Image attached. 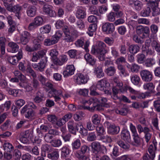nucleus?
I'll use <instances>...</instances> for the list:
<instances>
[{
  "mask_svg": "<svg viewBox=\"0 0 160 160\" xmlns=\"http://www.w3.org/2000/svg\"><path fill=\"white\" fill-rule=\"evenodd\" d=\"M97 98H91L88 100L83 101L84 105L81 107L80 109L88 110L91 112H93L95 110L97 111H102L104 107L102 104L97 102Z\"/></svg>",
  "mask_w": 160,
  "mask_h": 160,
  "instance_id": "1",
  "label": "nucleus"
},
{
  "mask_svg": "<svg viewBox=\"0 0 160 160\" xmlns=\"http://www.w3.org/2000/svg\"><path fill=\"white\" fill-rule=\"evenodd\" d=\"M91 52L92 53L97 55L100 60L103 61L105 58V54L107 52L106 45L103 42L100 41L97 46L92 48Z\"/></svg>",
  "mask_w": 160,
  "mask_h": 160,
  "instance_id": "2",
  "label": "nucleus"
},
{
  "mask_svg": "<svg viewBox=\"0 0 160 160\" xmlns=\"http://www.w3.org/2000/svg\"><path fill=\"white\" fill-rule=\"evenodd\" d=\"M137 32L138 35H140L142 38H148L145 42V45L150 46L152 40L150 37V29L148 27L139 26L137 27Z\"/></svg>",
  "mask_w": 160,
  "mask_h": 160,
  "instance_id": "3",
  "label": "nucleus"
},
{
  "mask_svg": "<svg viewBox=\"0 0 160 160\" xmlns=\"http://www.w3.org/2000/svg\"><path fill=\"white\" fill-rule=\"evenodd\" d=\"M149 46L145 45L142 48V53H139L137 56L138 62L139 63H142L144 62L145 59V55H152L154 51L149 48Z\"/></svg>",
  "mask_w": 160,
  "mask_h": 160,
  "instance_id": "4",
  "label": "nucleus"
},
{
  "mask_svg": "<svg viewBox=\"0 0 160 160\" xmlns=\"http://www.w3.org/2000/svg\"><path fill=\"white\" fill-rule=\"evenodd\" d=\"M62 31L58 30L55 34L52 37L51 39L47 38L45 39L44 42V45L50 46L56 43L62 36Z\"/></svg>",
  "mask_w": 160,
  "mask_h": 160,
  "instance_id": "5",
  "label": "nucleus"
},
{
  "mask_svg": "<svg viewBox=\"0 0 160 160\" xmlns=\"http://www.w3.org/2000/svg\"><path fill=\"white\" fill-rule=\"evenodd\" d=\"M68 60L67 56L65 55H62L59 58H56L54 60V64H51L50 66L51 68L57 70L58 66H61L67 62Z\"/></svg>",
  "mask_w": 160,
  "mask_h": 160,
  "instance_id": "6",
  "label": "nucleus"
},
{
  "mask_svg": "<svg viewBox=\"0 0 160 160\" xmlns=\"http://www.w3.org/2000/svg\"><path fill=\"white\" fill-rule=\"evenodd\" d=\"M105 124L106 125L108 133L110 135H115L118 134L120 130V127L114 124H112L108 122H106Z\"/></svg>",
  "mask_w": 160,
  "mask_h": 160,
  "instance_id": "7",
  "label": "nucleus"
},
{
  "mask_svg": "<svg viewBox=\"0 0 160 160\" xmlns=\"http://www.w3.org/2000/svg\"><path fill=\"white\" fill-rule=\"evenodd\" d=\"M21 113L28 119L32 118L34 114L33 110L32 108L29 107L28 105H25L22 108Z\"/></svg>",
  "mask_w": 160,
  "mask_h": 160,
  "instance_id": "8",
  "label": "nucleus"
},
{
  "mask_svg": "<svg viewBox=\"0 0 160 160\" xmlns=\"http://www.w3.org/2000/svg\"><path fill=\"white\" fill-rule=\"evenodd\" d=\"M159 0H152L147 2H150V6H151V10H152V15L153 16H157L160 14V9L158 7Z\"/></svg>",
  "mask_w": 160,
  "mask_h": 160,
  "instance_id": "9",
  "label": "nucleus"
},
{
  "mask_svg": "<svg viewBox=\"0 0 160 160\" xmlns=\"http://www.w3.org/2000/svg\"><path fill=\"white\" fill-rule=\"evenodd\" d=\"M86 8L82 6L77 7L75 15L78 19H84L86 18L87 15Z\"/></svg>",
  "mask_w": 160,
  "mask_h": 160,
  "instance_id": "10",
  "label": "nucleus"
},
{
  "mask_svg": "<svg viewBox=\"0 0 160 160\" xmlns=\"http://www.w3.org/2000/svg\"><path fill=\"white\" fill-rule=\"evenodd\" d=\"M91 147L92 152L95 154H98L101 152L104 154V150L105 152H106V148H105L104 149H103L101 144L98 142H92L91 144Z\"/></svg>",
  "mask_w": 160,
  "mask_h": 160,
  "instance_id": "11",
  "label": "nucleus"
},
{
  "mask_svg": "<svg viewBox=\"0 0 160 160\" xmlns=\"http://www.w3.org/2000/svg\"><path fill=\"white\" fill-rule=\"evenodd\" d=\"M90 151V148L89 146L84 145L81 147L80 150L76 152V156L79 159H83L86 157L85 155V153L88 152Z\"/></svg>",
  "mask_w": 160,
  "mask_h": 160,
  "instance_id": "12",
  "label": "nucleus"
},
{
  "mask_svg": "<svg viewBox=\"0 0 160 160\" xmlns=\"http://www.w3.org/2000/svg\"><path fill=\"white\" fill-rule=\"evenodd\" d=\"M21 87L22 88L21 91L29 92L32 90V87L27 83L25 77L22 74H21Z\"/></svg>",
  "mask_w": 160,
  "mask_h": 160,
  "instance_id": "13",
  "label": "nucleus"
},
{
  "mask_svg": "<svg viewBox=\"0 0 160 160\" xmlns=\"http://www.w3.org/2000/svg\"><path fill=\"white\" fill-rule=\"evenodd\" d=\"M53 9V7L49 4L44 5L42 8L43 12L46 15L51 17H54L56 15V13Z\"/></svg>",
  "mask_w": 160,
  "mask_h": 160,
  "instance_id": "14",
  "label": "nucleus"
},
{
  "mask_svg": "<svg viewBox=\"0 0 160 160\" xmlns=\"http://www.w3.org/2000/svg\"><path fill=\"white\" fill-rule=\"evenodd\" d=\"M115 27L112 23L106 22L103 24L102 27V29L103 32L106 34H111L114 31Z\"/></svg>",
  "mask_w": 160,
  "mask_h": 160,
  "instance_id": "15",
  "label": "nucleus"
},
{
  "mask_svg": "<svg viewBox=\"0 0 160 160\" xmlns=\"http://www.w3.org/2000/svg\"><path fill=\"white\" fill-rule=\"evenodd\" d=\"M48 61L47 58L45 56L42 58L40 62L38 64L36 63L32 64V67L35 70H41L45 67L46 64Z\"/></svg>",
  "mask_w": 160,
  "mask_h": 160,
  "instance_id": "16",
  "label": "nucleus"
},
{
  "mask_svg": "<svg viewBox=\"0 0 160 160\" xmlns=\"http://www.w3.org/2000/svg\"><path fill=\"white\" fill-rule=\"evenodd\" d=\"M88 78L89 79V77L87 75L85 76L81 73H78L74 76V81L80 85L87 83Z\"/></svg>",
  "mask_w": 160,
  "mask_h": 160,
  "instance_id": "17",
  "label": "nucleus"
},
{
  "mask_svg": "<svg viewBox=\"0 0 160 160\" xmlns=\"http://www.w3.org/2000/svg\"><path fill=\"white\" fill-rule=\"evenodd\" d=\"M43 33H40L37 35V38L33 40V44H35L36 49H40L41 48V42L44 40V36Z\"/></svg>",
  "mask_w": 160,
  "mask_h": 160,
  "instance_id": "18",
  "label": "nucleus"
},
{
  "mask_svg": "<svg viewBox=\"0 0 160 160\" xmlns=\"http://www.w3.org/2000/svg\"><path fill=\"white\" fill-rule=\"evenodd\" d=\"M140 74L142 80L145 82H150L152 79V75L149 71H141Z\"/></svg>",
  "mask_w": 160,
  "mask_h": 160,
  "instance_id": "19",
  "label": "nucleus"
},
{
  "mask_svg": "<svg viewBox=\"0 0 160 160\" xmlns=\"http://www.w3.org/2000/svg\"><path fill=\"white\" fill-rule=\"evenodd\" d=\"M158 143L156 139H154L152 141V144H151L148 147V151L149 154L152 156V157H155V153L157 149V145Z\"/></svg>",
  "mask_w": 160,
  "mask_h": 160,
  "instance_id": "20",
  "label": "nucleus"
},
{
  "mask_svg": "<svg viewBox=\"0 0 160 160\" xmlns=\"http://www.w3.org/2000/svg\"><path fill=\"white\" fill-rule=\"evenodd\" d=\"M109 84L105 79H103L99 81L97 83L96 87L97 89L100 91L104 90L105 88L109 86Z\"/></svg>",
  "mask_w": 160,
  "mask_h": 160,
  "instance_id": "21",
  "label": "nucleus"
},
{
  "mask_svg": "<svg viewBox=\"0 0 160 160\" xmlns=\"http://www.w3.org/2000/svg\"><path fill=\"white\" fill-rule=\"evenodd\" d=\"M30 38V34L27 31H24L21 35V43L23 45H26Z\"/></svg>",
  "mask_w": 160,
  "mask_h": 160,
  "instance_id": "22",
  "label": "nucleus"
},
{
  "mask_svg": "<svg viewBox=\"0 0 160 160\" xmlns=\"http://www.w3.org/2000/svg\"><path fill=\"white\" fill-rule=\"evenodd\" d=\"M84 57L87 63L92 66H94L96 61V59L94 57L90 55L89 53H87L85 54Z\"/></svg>",
  "mask_w": 160,
  "mask_h": 160,
  "instance_id": "23",
  "label": "nucleus"
},
{
  "mask_svg": "<svg viewBox=\"0 0 160 160\" xmlns=\"http://www.w3.org/2000/svg\"><path fill=\"white\" fill-rule=\"evenodd\" d=\"M115 112L122 115H126L128 112V109L126 106L122 105L118 108L115 110Z\"/></svg>",
  "mask_w": 160,
  "mask_h": 160,
  "instance_id": "24",
  "label": "nucleus"
},
{
  "mask_svg": "<svg viewBox=\"0 0 160 160\" xmlns=\"http://www.w3.org/2000/svg\"><path fill=\"white\" fill-rule=\"evenodd\" d=\"M46 54V52L43 50H42L38 52L35 54H33L32 60V61H37V60L43 58V57Z\"/></svg>",
  "mask_w": 160,
  "mask_h": 160,
  "instance_id": "25",
  "label": "nucleus"
},
{
  "mask_svg": "<svg viewBox=\"0 0 160 160\" xmlns=\"http://www.w3.org/2000/svg\"><path fill=\"white\" fill-rule=\"evenodd\" d=\"M121 136L122 139L128 142L130 141L131 137L129 131L127 129L123 130L121 133Z\"/></svg>",
  "mask_w": 160,
  "mask_h": 160,
  "instance_id": "26",
  "label": "nucleus"
},
{
  "mask_svg": "<svg viewBox=\"0 0 160 160\" xmlns=\"http://www.w3.org/2000/svg\"><path fill=\"white\" fill-rule=\"evenodd\" d=\"M140 47L136 44H131L129 46L128 50L131 54L134 55L138 52L140 50Z\"/></svg>",
  "mask_w": 160,
  "mask_h": 160,
  "instance_id": "27",
  "label": "nucleus"
},
{
  "mask_svg": "<svg viewBox=\"0 0 160 160\" xmlns=\"http://www.w3.org/2000/svg\"><path fill=\"white\" fill-rule=\"evenodd\" d=\"M148 2V6L143 9L141 12V14L143 17H148L151 12V6H150V2Z\"/></svg>",
  "mask_w": 160,
  "mask_h": 160,
  "instance_id": "28",
  "label": "nucleus"
},
{
  "mask_svg": "<svg viewBox=\"0 0 160 160\" xmlns=\"http://www.w3.org/2000/svg\"><path fill=\"white\" fill-rule=\"evenodd\" d=\"M151 45L153 49L156 51L157 54L160 56V42L153 40L151 43Z\"/></svg>",
  "mask_w": 160,
  "mask_h": 160,
  "instance_id": "29",
  "label": "nucleus"
},
{
  "mask_svg": "<svg viewBox=\"0 0 160 160\" xmlns=\"http://www.w3.org/2000/svg\"><path fill=\"white\" fill-rule=\"evenodd\" d=\"M75 123L73 121H70L68 122L67 126L69 132L71 133L76 135V130L75 128Z\"/></svg>",
  "mask_w": 160,
  "mask_h": 160,
  "instance_id": "30",
  "label": "nucleus"
},
{
  "mask_svg": "<svg viewBox=\"0 0 160 160\" xmlns=\"http://www.w3.org/2000/svg\"><path fill=\"white\" fill-rule=\"evenodd\" d=\"M133 141V143L134 146H138L141 145L142 138H140L138 133L132 135Z\"/></svg>",
  "mask_w": 160,
  "mask_h": 160,
  "instance_id": "31",
  "label": "nucleus"
},
{
  "mask_svg": "<svg viewBox=\"0 0 160 160\" xmlns=\"http://www.w3.org/2000/svg\"><path fill=\"white\" fill-rule=\"evenodd\" d=\"M97 28V24L96 23H94L90 24L88 28V31L87 32V33L90 37L92 36L94 34V32H95Z\"/></svg>",
  "mask_w": 160,
  "mask_h": 160,
  "instance_id": "32",
  "label": "nucleus"
},
{
  "mask_svg": "<svg viewBox=\"0 0 160 160\" xmlns=\"http://www.w3.org/2000/svg\"><path fill=\"white\" fill-rule=\"evenodd\" d=\"M37 8L34 6L29 7L27 10V15L30 17H33L36 14Z\"/></svg>",
  "mask_w": 160,
  "mask_h": 160,
  "instance_id": "33",
  "label": "nucleus"
},
{
  "mask_svg": "<svg viewBox=\"0 0 160 160\" xmlns=\"http://www.w3.org/2000/svg\"><path fill=\"white\" fill-rule=\"evenodd\" d=\"M20 59V52H18L17 56L9 57L8 60L9 62L15 65Z\"/></svg>",
  "mask_w": 160,
  "mask_h": 160,
  "instance_id": "34",
  "label": "nucleus"
},
{
  "mask_svg": "<svg viewBox=\"0 0 160 160\" xmlns=\"http://www.w3.org/2000/svg\"><path fill=\"white\" fill-rule=\"evenodd\" d=\"M61 156L63 158H66L70 154V150L67 146L63 147L61 149Z\"/></svg>",
  "mask_w": 160,
  "mask_h": 160,
  "instance_id": "35",
  "label": "nucleus"
},
{
  "mask_svg": "<svg viewBox=\"0 0 160 160\" xmlns=\"http://www.w3.org/2000/svg\"><path fill=\"white\" fill-rule=\"evenodd\" d=\"M113 9L114 11V13L116 15L117 18L121 17L122 16L123 12L120 10V7L118 5L113 6Z\"/></svg>",
  "mask_w": 160,
  "mask_h": 160,
  "instance_id": "36",
  "label": "nucleus"
},
{
  "mask_svg": "<svg viewBox=\"0 0 160 160\" xmlns=\"http://www.w3.org/2000/svg\"><path fill=\"white\" fill-rule=\"evenodd\" d=\"M104 67L105 68L104 70H115V68L114 67L112 62L109 60H107L105 61Z\"/></svg>",
  "mask_w": 160,
  "mask_h": 160,
  "instance_id": "37",
  "label": "nucleus"
},
{
  "mask_svg": "<svg viewBox=\"0 0 160 160\" xmlns=\"http://www.w3.org/2000/svg\"><path fill=\"white\" fill-rule=\"evenodd\" d=\"M43 95L39 91H38L36 93V95L33 99V101L36 103H39L43 100Z\"/></svg>",
  "mask_w": 160,
  "mask_h": 160,
  "instance_id": "38",
  "label": "nucleus"
},
{
  "mask_svg": "<svg viewBox=\"0 0 160 160\" xmlns=\"http://www.w3.org/2000/svg\"><path fill=\"white\" fill-rule=\"evenodd\" d=\"M48 157L52 160H57L59 157V154L58 151H54L48 154Z\"/></svg>",
  "mask_w": 160,
  "mask_h": 160,
  "instance_id": "39",
  "label": "nucleus"
},
{
  "mask_svg": "<svg viewBox=\"0 0 160 160\" xmlns=\"http://www.w3.org/2000/svg\"><path fill=\"white\" fill-rule=\"evenodd\" d=\"M67 53L71 58L75 59L77 58V57L79 54L78 51L74 49L69 50L67 52Z\"/></svg>",
  "mask_w": 160,
  "mask_h": 160,
  "instance_id": "40",
  "label": "nucleus"
},
{
  "mask_svg": "<svg viewBox=\"0 0 160 160\" xmlns=\"http://www.w3.org/2000/svg\"><path fill=\"white\" fill-rule=\"evenodd\" d=\"M21 70H32L29 62L27 61H24V62H21Z\"/></svg>",
  "mask_w": 160,
  "mask_h": 160,
  "instance_id": "41",
  "label": "nucleus"
},
{
  "mask_svg": "<svg viewBox=\"0 0 160 160\" xmlns=\"http://www.w3.org/2000/svg\"><path fill=\"white\" fill-rule=\"evenodd\" d=\"M92 121L93 123L95 125H98L100 124L101 118L98 114H94L92 117Z\"/></svg>",
  "mask_w": 160,
  "mask_h": 160,
  "instance_id": "42",
  "label": "nucleus"
},
{
  "mask_svg": "<svg viewBox=\"0 0 160 160\" xmlns=\"http://www.w3.org/2000/svg\"><path fill=\"white\" fill-rule=\"evenodd\" d=\"M117 143L122 148L124 149H128L130 147V145L128 143L124 142L122 140H118Z\"/></svg>",
  "mask_w": 160,
  "mask_h": 160,
  "instance_id": "43",
  "label": "nucleus"
},
{
  "mask_svg": "<svg viewBox=\"0 0 160 160\" xmlns=\"http://www.w3.org/2000/svg\"><path fill=\"white\" fill-rule=\"evenodd\" d=\"M71 145L73 150L78 149L81 145L80 140L79 139H77L72 143Z\"/></svg>",
  "mask_w": 160,
  "mask_h": 160,
  "instance_id": "44",
  "label": "nucleus"
},
{
  "mask_svg": "<svg viewBox=\"0 0 160 160\" xmlns=\"http://www.w3.org/2000/svg\"><path fill=\"white\" fill-rule=\"evenodd\" d=\"M11 105V102L10 101H7L4 104H2L0 106V111L1 112H3L5 109L6 111L8 110L10 108Z\"/></svg>",
  "mask_w": 160,
  "mask_h": 160,
  "instance_id": "45",
  "label": "nucleus"
},
{
  "mask_svg": "<svg viewBox=\"0 0 160 160\" xmlns=\"http://www.w3.org/2000/svg\"><path fill=\"white\" fill-rule=\"evenodd\" d=\"M116 17H117L116 15L112 11H111L107 14V20L109 22H114L115 20Z\"/></svg>",
  "mask_w": 160,
  "mask_h": 160,
  "instance_id": "46",
  "label": "nucleus"
},
{
  "mask_svg": "<svg viewBox=\"0 0 160 160\" xmlns=\"http://www.w3.org/2000/svg\"><path fill=\"white\" fill-rule=\"evenodd\" d=\"M155 86L153 83L149 82L143 85V88L145 89L148 90L150 92H152Z\"/></svg>",
  "mask_w": 160,
  "mask_h": 160,
  "instance_id": "47",
  "label": "nucleus"
},
{
  "mask_svg": "<svg viewBox=\"0 0 160 160\" xmlns=\"http://www.w3.org/2000/svg\"><path fill=\"white\" fill-rule=\"evenodd\" d=\"M156 63L155 60L152 58H148L145 62V65L148 67H151Z\"/></svg>",
  "mask_w": 160,
  "mask_h": 160,
  "instance_id": "48",
  "label": "nucleus"
},
{
  "mask_svg": "<svg viewBox=\"0 0 160 160\" xmlns=\"http://www.w3.org/2000/svg\"><path fill=\"white\" fill-rule=\"evenodd\" d=\"M150 29L152 33L150 36V37L152 40V38H153L154 35L157 32L158 30V27L156 25L153 24L151 25Z\"/></svg>",
  "mask_w": 160,
  "mask_h": 160,
  "instance_id": "49",
  "label": "nucleus"
},
{
  "mask_svg": "<svg viewBox=\"0 0 160 160\" xmlns=\"http://www.w3.org/2000/svg\"><path fill=\"white\" fill-rule=\"evenodd\" d=\"M111 52L112 57L115 59L118 57L119 56V53L117 48L115 46H113L111 48Z\"/></svg>",
  "mask_w": 160,
  "mask_h": 160,
  "instance_id": "50",
  "label": "nucleus"
},
{
  "mask_svg": "<svg viewBox=\"0 0 160 160\" xmlns=\"http://www.w3.org/2000/svg\"><path fill=\"white\" fill-rule=\"evenodd\" d=\"M138 133L141 134L142 132H144L149 128L147 126L142 125L140 124H138L136 126Z\"/></svg>",
  "mask_w": 160,
  "mask_h": 160,
  "instance_id": "51",
  "label": "nucleus"
},
{
  "mask_svg": "<svg viewBox=\"0 0 160 160\" xmlns=\"http://www.w3.org/2000/svg\"><path fill=\"white\" fill-rule=\"evenodd\" d=\"M8 46L11 48L12 52L14 53L17 52L19 49V46L15 43L10 42L8 43Z\"/></svg>",
  "mask_w": 160,
  "mask_h": 160,
  "instance_id": "52",
  "label": "nucleus"
},
{
  "mask_svg": "<svg viewBox=\"0 0 160 160\" xmlns=\"http://www.w3.org/2000/svg\"><path fill=\"white\" fill-rule=\"evenodd\" d=\"M49 146L47 144H45L42 145L41 148L42 153L41 155L42 157L46 156V152H49Z\"/></svg>",
  "mask_w": 160,
  "mask_h": 160,
  "instance_id": "53",
  "label": "nucleus"
},
{
  "mask_svg": "<svg viewBox=\"0 0 160 160\" xmlns=\"http://www.w3.org/2000/svg\"><path fill=\"white\" fill-rule=\"evenodd\" d=\"M97 132L98 135H103L105 132V130L102 125L98 124L96 128Z\"/></svg>",
  "mask_w": 160,
  "mask_h": 160,
  "instance_id": "54",
  "label": "nucleus"
},
{
  "mask_svg": "<svg viewBox=\"0 0 160 160\" xmlns=\"http://www.w3.org/2000/svg\"><path fill=\"white\" fill-rule=\"evenodd\" d=\"M51 26L49 25H47L43 27H42L40 29V31L42 33H48L51 30Z\"/></svg>",
  "mask_w": 160,
  "mask_h": 160,
  "instance_id": "55",
  "label": "nucleus"
},
{
  "mask_svg": "<svg viewBox=\"0 0 160 160\" xmlns=\"http://www.w3.org/2000/svg\"><path fill=\"white\" fill-rule=\"evenodd\" d=\"M131 80L132 82L136 85H139L141 81L140 78L137 75L133 76L131 78Z\"/></svg>",
  "mask_w": 160,
  "mask_h": 160,
  "instance_id": "56",
  "label": "nucleus"
},
{
  "mask_svg": "<svg viewBox=\"0 0 160 160\" xmlns=\"http://www.w3.org/2000/svg\"><path fill=\"white\" fill-rule=\"evenodd\" d=\"M151 130L149 128L144 133V138L145 141L147 143H148L152 137V134L150 133Z\"/></svg>",
  "mask_w": 160,
  "mask_h": 160,
  "instance_id": "57",
  "label": "nucleus"
},
{
  "mask_svg": "<svg viewBox=\"0 0 160 160\" xmlns=\"http://www.w3.org/2000/svg\"><path fill=\"white\" fill-rule=\"evenodd\" d=\"M51 144L53 147L58 148L62 145V142L60 139H53Z\"/></svg>",
  "mask_w": 160,
  "mask_h": 160,
  "instance_id": "58",
  "label": "nucleus"
},
{
  "mask_svg": "<svg viewBox=\"0 0 160 160\" xmlns=\"http://www.w3.org/2000/svg\"><path fill=\"white\" fill-rule=\"evenodd\" d=\"M17 148L15 149L14 151L13 156L15 160H19L20 158V152L19 151V145L16 147Z\"/></svg>",
  "mask_w": 160,
  "mask_h": 160,
  "instance_id": "59",
  "label": "nucleus"
},
{
  "mask_svg": "<svg viewBox=\"0 0 160 160\" xmlns=\"http://www.w3.org/2000/svg\"><path fill=\"white\" fill-rule=\"evenodd\" d=\"M43 22V19L42 17L37 16L34 18V22L37 26L42 25Z\"/></svg>",
  "mask_w": 160,
  "mask_h": 160,
  "instance_id": "60",
  "label": "nucleus"
},
{
  "mask_svg": "<svg viewBox=\"0 0 160 160\" xmlns=\"http://www.w3.org/2000/svg\"><path fill=\"white\" fill-rule=\"evenodd\" d=\"M103 41L106 43L109 46H112L114 42L113 39L112 38L108 37H105Z\"/></svg>",
  "mask_w": 160,
  "mask_h": 160,
  "instance_id": "61",
  "label": "nucleus"
},
{
  "mask_svg": "<svg viewBox=\"0 0 160 160\" xmlns=\"http://www.w3.org/2000/svg\"><path fill=\"white\" fill-rule=\"evenodd\" d=\"M90 11L91 14L99 16V11L94 6H92L90 7Z\"/></svg>",
  "mask_w": 160,
  "mask_h": 160,
  "instance_id": "62",
  "label": "nucleus"
},
{
  "mask_svg": "<svg viewBox=\"0 0 160 160\" xmlns=\"http://www.w3.org/2000/svg\"><path fill=\"white\" fill-rule=\"evenodd\" d=\"M117 29L118 33L121 35H124L127 31L126 27L123 25L118 27Z\"/></svg>",
  "mask_w": 160,
  "mask_h": 160,
  "instance_id": "63",
  "label": "nucleus"
},
{
  "mask_svg": "<svg viewBox=\"0 0 160 160\" xmlns=\"http://www.w3.org/2000/svg\"><path fill=\"white\" fill-rule=\"evenodd\" d=\"M76 25L77 27L80 30H82L85 27L84 22L82 19H79L77 20Z\"/></svg>",
  "mask_w": 160,
  "mask_h": 160,
  "instance_id": "64",
  "label": "nucleus"
}]
</instances>
